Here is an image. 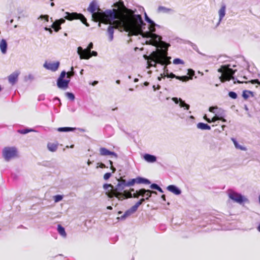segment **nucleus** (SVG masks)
Segmentation results:
<instances>
[{
    "label": "nucleus",
    "instance_id": "f257e3e1",
    "mask_svg": "<svg viewBox=\"0 0 260 260\" xmlns=\"http://www.w3.org/2000/svg\"><path fill=\"white\" fill-rule=\"evenodd\" d=\"M114 5L122 10L118 11L116 9H107L104 12H99L96 15L98 20H100L98 24L99 27L102 23L109 24L106 32L108 41L113 40L115 29L127 32L129 37L139 34L140 27L144 25L141 15L136 14V10L126 8L122 1L117 2Z\"/></svg>",
    "mask_w": 260,
    "mask_h": 260
},
{
    "label": "nucleus",
    "instance_id": "f03ea898",
    "mask_svg": "<svg viewBox=\"0 0 260 260\" xmlns=\"http://www.w3.org/2000/svg\"><path fill=\"white\" fill-rule=\"evenodd\" d=\"M170 45L165 42H161L157 48H160L158 51H153L149 56L144 55V57L147 60V69L151 67H156L157 64L168 65L171 62V57L168 56V49Z\"/></svg>",
    "mask_w": 260,
    "mask_h": 260
},
{
    "label": "nucleus",
    "instance_id": "7ed1b4c3",
    "mask_svg": "<svg viewBox=\"0 0 260 260\" xmlns=\"http://www.w3.org/2000/svg\"><path fill=\"white\" fill-rule=\"evenodd\" d=\"M145 20L148 23V27H146V24L143 21L144 25L140 27V32L135 36L141 35L143 38L148 39L146 41L148 44L157 46L159 43L163 42L161 41V37L154 32L156 31V27H160V26L156 24L152 20H151L147 15L146 13H144Z\"/></svg>",
    "mask_w": 260,
    "mask_h": 260
},
{
    "label": "nucleus",
    "instance_id": "20e7f679",
    "mask_svg": "<svg viewBox=\"0 0 260 260\" xmlns=\"http://www.w3.org/2000/svg\"><path fill=\"white\" fill-rule=\"evenodd\" d=\"M118 183L115 186L111 184L106 183L104 184L103 188L106 190V194L109 198L116 197L119 199L120 196L122 195L124 188L126 186L125 185V180H118Z\"/></svg>",
    "mask_w": 260,
    "mask_h": 260
},
{
    "label": "nucleus",
    "instance_id": "39448f33",
    "mask_svg": "<svg viewBox=\"0 0 260 260\" xmlns=\"http://www.w3.org/2000/svg\"><path fill=\"white\" fill-rule=\"evenodd\" d=\"M231 66L230 64L222 65L218 69V72L222 73V75L219 77L220 81L224 82L225 81H230L232 79L234 80V84L243 83V82L239 81L234 77L237 70H233L230 68Z\"/></svg>",
    "mask_w": 260,
    "mask_h": 260
},
{
    "label": "nucleus",
    "instance_id": "423d86ee",
    "mask_svg": "<svg viewBox=\"0 0 260 260\" xmlns=\"http://www.w3.org/2000/svg\"><path fill=\"white\" fill-rule=\"evenodd\" d=\"M228 194L230 199L238 204H241L244 202H249L248 199L245 197L232 189L228 190Z\"/></svg>",
    "mask_w": 260,
    "mask_h": 260
},
{
    "label": "nucleus",
    "instance_id": "0eeeda50",
    "mask_svg": "<svg viewBox=\"0 0 260 260\" xmlns=\"http://www.w3.org/2000/svg\"><path fill=\"white\" fill-rule=\"evenodd\" d=\"M3 156L7 161L17 156L18 150L15 147H6L3 150Z\"/></svg>",
    "mask_w": 260,
    "mask_h": 260
},
{
    "label": "nucleus",
    "instance_id": "6e6552de",
    "mask_svg": "<svg viewBox=\"0 0 260 260\" xmlns=\"http://www.w3.org/2000/svg\"><path fill=\"white\" fill-rule=\"evenodd\" d=\"M66 15L64 17V18H66L67 20L71 21L74 19H79L86 26H89V24L87 22L86 18L83 14L81 13H78L77 12H66Z\"/></svg>",
    "mask_w": 260,
    "mask_h": 260
},
{
    "label": "nucleus",
    "instance_id": "1a4fd4ad",
    "mask_svg": "<svg viewBox=\"0 0 260 260\" xmlns=\"http://www.w3.org/2000/svg\"><path fill=\"white\" fill-rule=\"evenodd\" d=\"M93 45L92 42H90L87 48L83 49L81 47H78L77 49V53L80 55V59H88L91 57L90 55L91 50L93 48Z\"/></svg>",
    "mask_w": 260,
    "mask_h": 260
},
{
    "label": "nucleus",
    "instance_id": "9d476101",
    "mask_svg": "<svg viewBox=\"0 0 260 260\" xmlns=\"http://www.w3.org/2000/svg\"><path fill=\"white\" fill-rule=\"evenodd\" d=\"M167 65H165V66L164 67V73H162L165 77H166L167 78H176L178 80H181L183 82H186L188 80L189 78L187 76H176L173 73H170L169 72V70L168 68L166 66Z\"/></svg>",
    "mask_w": 260,
    "mask_h": 260
},
{
    "label": "nucleus",
    "instance_id": "9b49d317",
    "mask_svg": "<svg viewBox=\"0 0 260 260\" xmlns=\"http://www.w3.org/2000/svg\"><path fill=\"white\" fill-rule=\"evenodd\" d=\"M96 10V3L94 1H93L90 4L89 6L87 9V10L89 12H90L92 14V17H93V18L94 19V20L96 22L99 21L100 22V20H98L96 15L99 12H104V11L99 9L98 11V12L96 13H95Z\"/></svg>",
    "mask_w": 260,
    "mask_h": 260
},
{
    "label": "nucleus",
    "instance_id": "f8f14e48",
    "mask_svg": "<svg viewBox=\"0 0 260 260\" xmlns=\"http://www.w3.org/2000/svg\"><path fill=\"white\" fill-rule=\"evenodd\" d=\"M59 64V61L54 62H47L46 61L43 64V67L47 70L55 72L58 70Z\"/></svg>",
    "mask_w": 260,
    "mask_h": 260
},
{
    "label": "nucleus",
    "instance_id": "ddd939ff",
    "mask_svg": "<svg viewBox=\"0 0 260 260\" xmlns=\"http://www.w3.org/2000/svg\"><path fill=\"white\" fill-rule=\"evenodd\" d=\"M172 100L175 104H179V107L183 108L184 110H188L189 109V105L186 103L182 99L174 97L173 98Z\"/></svg>",
    "mask_w": 260,
    "mask_h": 260
},
{
    "label": "nucleus",
    "instance_id": "4468645a",
    "mask_svg": "<svg viewBox=\"0 0 260 260\" xmlns=\"http://www.w3.org/2000/svg\"><path fill=\"white\" fill-rule=\"evenodd\" d=\"M70 81V79H57V86L61 89L66 90L69 87Z\"/></svg>",
    "mask_w": 260,
    "mask_h": 260
},
{
    "label": "nucleus",
    "instance_id": "2eb2a0df",
    "mask_svg": "<svg viewBox=\"0 0 260 260\" xmlns=\"http://www.w3.org/2000/svg\"><path fill=\"white\" fill-rule=\"evenodd\" d=\"M137 210V209L136 208V207L134 206H133L131 208L126 211L123 215L120 217H118L117 219L121 220H124L127 217L134 213Z\"/></svg>",
    "mask_w": 260,
    "mask_h": 260
},
{
    "label": "nucleus",
    "instance_id": "dca6fc26",
    "mask_svg": "<svg viewBox=\"0 0 260 260\" xmlns=\"http://www.w3.org/2000/svg\"><path fill=\"white\" fill-rule=\"evenodd\" d=\"M135 191V190L134 188H131L129 190H124L122 193V195L120 196L118 200L120 201H122L125 199L132 198V192Z\"/></svg>",
    "mask_w": 260,
    "mask_h": 260
},
{
    "label": "nucleus",
    "instance_id": "f3484780",
    "mask_svg": "<svg viewBox=\"0 0 260 260\" xmlns=\"http://www.w3.org/2000/svg\"><path fill=\"white\" fill-rule=\"evenodd\" d=\"M225 10H226V6L225 4H223L220 8V9L218 11V15H219V20L218 23L216 24V27L219 26L221 21H222L223 17L225 15Z\"/></svg>",
    "mask_w": 260,
    "mask_h": 260
},
{
    "label": "nucleus",
    "instance_id": "a211bd4d",
    "mask_svg": "<svg viewBox=\"0 0 260 260\" xmlns=\"http://www.w3.org/2000/svg\"><path fill=\"white\" fill-rule=\"evenodd\" d=\"M20 73L16 71L12 73L8 77V80L10 84L12 85L15 84L18 80V77Z\"/></svg>",
    "mask_w": 260,
    "mask_h": 260
},
{
    "label": "nucleus",
    "instance_id": "6ab92c4d",
    "mask_svg": "<svg viewBox=\"0 0 260 260\" xmlns=\"http://www.w3.org/2000/svg\"><path fill=\"white\" fill-rule=\"evenodd\" d=\"M100 153L101 155L103 156L112 155L116 158H117L118 157L117 154L115 152L110 151L104 147L101 148L100 149Z\"/></svg>",
    "mask_w": 260,
    "mask_h": 260
},
{
    "label": "nucleus",
    "instance_id": "aec40b11",
    "mask_svg": "<svg viewBox=\"0 0 260 260\" xmlns=\"http://www.w3.org/2000/svg\"><path fill=\"white\" fill-rule=\"evenodd\" d=\"M167 189L175 195H179L181 193V189L175 185H170L167 187Z\"/></svg>",
    "mask_w": 260,
    "mask_h": 260
},
{
    "label": "nucleus",
    "instance_id": "412c9836",
    "mask_svg": "<svg viewBox=\"0 0 260 260\" xmlns=\"http://www.w3.org/2000/svg\"><path fill=\"white\" fill-rule=\"evenodd\" d=\"M158 13H162L166 14H173L175 12V10L172 8H168L164 6H160L157 8Z\"/></svg>",
    "mask_w": 260,
    "mask_h": 260
},
{
    "label": "nucleus",
    "instance_id": "4be33fe9",
    "mask_svg": "<svg viewBox=\"0 0 260 260\" xmlns=\"http://www.w3.org/2000/svg\"><path fill=\"white\" fill-rule=\"evenodd\" d=\"M65 21L66 20L64 18H61L60 19L57 20L52 24L51 27L54 29L55 31H58L61 28V27L60 26H58L57 28H56L55 25H60L61 24L64 23Z\"/></svg>",
    "mask_w": 260,
    "mask_h": 260
},
{
    "label": "nucleus",
    "instance_id": "5701e85b",
    "mask_svg": "<svg viewBox=\"0 0 260 260\" xmlns=\"http://www.w3.org/2000/svg\"><path fill=\"white\" fill-rule=\"evenodd\" d=\"M144 159L148 162H154L156 160V157L154 155L149 154H145L143 156Z\"/></svg>",
    "mask_w": 260,
    "mask_h": 260
},
{
    "label": "nucleus",
    "instance_id": "b1692460",
    "mask_svg": "<svg viewBox=\"0 0 260 260\" xmlns=\"http://www.w3.org/2000/svg\"><path fill=\"white\" fill-rule=\"evenodd\" d=\"M58 143L49 142L47 144V148L51 152H55L58 148Z\"/></svg>",
    "mask_w": 260,
    "mask_h": 260
},
{
    "label": "nucleus",
    "instance_id": "393cba45",
    "mask_svg": "<svg viewBox=\"0 0 260 260\" xmlns=\"http://www.w3.org/2000/svg\"><path fill=\"white\" fill-rule=\"evenodd\" d=\"M7 43L5 39H2L0 43V48L3 54H6L7 50Z\"/></svg>",
    "mask_w": 260,
    "mask_h": 260
},
{
    "label": "nucleus",
    "instance_id": "a878e982",
    "mask_svg": "<svg viewBox=\"0 0 260 260\" xmlns=\"http://www.w3.org/2000/svg\"><path fill=\"white\" fill-rule=\"evenodd\" d=\"M137 184H149L151 182L149 180L141 177H138L136 178Z\"/></svg>",
    "mask_w": 260,
    "mask_h": 260
},
{
    "label": "nucleus",
    "instance_id": "bb28decb",
    "mask_svg": "<svg viewBox=\"0 0 260 260\" xmlns=\"http://www.w3.org/2000/svg\"><path fill=\"white\" fill-rule=\"evenodd\" d=\"M197 127L199 129H201L202 130H210L211 129V127L210 125L203 122L198 123L197 124Z\"/></svg>",
    "mask_w": 260,
    "mask_h": 260
},
{
    "label": "nucleus",
    "instance_id": "cd10ccee",
    "mask_svg": "<svg viewBox=\"0 0 260 260\" xmlns=\"http://www.w3.org/2000/svg\"><path fill=\"white\" fill-rule=\"evenodd\" d=\"M57 231L58 233L63 237L65 238L67 236V234L65 231L64 228L60 224H58L57 226Z\"/></svg>",
    "mask_w": 260,
    "mask_h": 260
},
{
    "label": "nucleus",
    "instance_id": "c85d7f7f",
    "mask_svg": "<svg viewBox=\"0 0 260 260\" xmlns=\"http://www.w3.org/2000/svg\"><path fill=\"white\" fill-rule=\"evenodd\" d=\"M76 128L75 127H59L57 128V131L59 132H68L71 131H74Z\"/></svg>",
    "mask_w": 260,
    "mask_h": 260
},
{
    "label": "nucleus",
    "instance_id": "c756f323",
    "mask_svg": "<svg viewBox=\"0 0 260 260\" xmlns=\"http://www.w3.org/2000/svg\"><path fill=\"white\" fill-rule=\"evenodd\" d=\"M254 96L253 92L249 90H244L242 93V96L245 100H247L250 96Z\"/></svg>",
    "mask_w": 260,
    "mask_h": 260
},
{
    "label": "nucleus",
    "instance_id": "7c9ffc66",
    "mask_svg": "<svg viewBox=\"0 0 260 260\" xmlns=\"http://www.w3.org/2000/svg\"><path fill=\"white\" fill-rule=\"evenodd\" d=\"M232 141H233L235 147L237 149L241 150H246V148L245 147H243L240 145H239L236 140L234 138H232Z\"/></svg>",
    "mask_w": 260,
    "mask_h": 260
},
{
    "label": "nucleus",
    "instance_id": "2f4dec72",
    "mask_svg": "<svg viewBox=\"0 0 260 260\" xmlns=\"http://www.w3.org/2000/svg\"><path fill=\"white\" fill-rule=\"evenodd\" d=\"M36 132L34 129L26 128L25 129L18 130V133L21 134H26L29 132Z\"/></svg>",
    "mask_w": 260,
    "mask_h": 260
},
{
    "label": "nucleus",
    "instance_id": "473e14b6",
    "mask_svg": "<svg viewBox=\"0 0 260 260\" xmlns=\"http://www.w3.org/2000/svg\"><path fill=\"white\" fill-rule=\"evenodd\" d=\"M150 187L152 189H156L160 192H163L162 188L155 183L152 184Z\"/></svg>",
    "mask_w": 260,
    "mask_h": 260
},
{
    "label": "nucleus",
    "instance_id": "72a5a7b5",
    "mask_svg": "<svg viewBox=\"0 0 260 260\" xmlns=\"http://www.w3.org/2000/svg\"><path fill=\"white\" fill-rule=\"evenodd\" d=\"M135 183H137L136 181V178L132 179L127 182L125 181V185L126 186H133Z\"/></svg>",
    "mask_w": 260,
    "mask_h": 260
},
{
    "label": "nucleus",
    "instance_id": "f704fd0d",
    "mask_svg": "<svg viewBox=\"0 0 260 260\" xmlns=\"http://www.w3.org/2000/svg\"><path fill=\"white\" fill-rule=\"evenodd\" d=\"M66 96L71 101H74L75 99L74 94L72 92H67L65 93Z\"/></svg>",
    "mask_w": 260,
    "mask_h": 260
},
{
    "label": "nucleus",
    "instance_id": "c9c22d12",
    "mask_svg": "<svg viewBox=\"0 0 260 260\" xmlns=\"http://www.w3.org/2000/svg\"><path fill=\"white\" fill-rule=\"evenodd\" d=\"M67 78L70 79L72 77L74 76L75 72L74 71V68L73 67L71 68V71L67 72Z\"/></svg>",
    "mask_w": 260,
    "mask_h": 260
},
{
    "label": "nucleus",
    "instance_id": "e433bc0d",
    "mask_svg": "<svg viewBox=\"0 0 260 260\" xmlns=\"http://www.w3.org/2000/svg\"><path fill=\"white\" fill-rule=\"evenodd\" d=\"M146 200L145 198H142L139 201H138L134 206L138 209V207Z\"/></svg>",
    "mask_w": 260,
    "mask_h": 260
},
{
    "label": "nucleus",
    "instance_id": "4c0bfd02",
    "mask_svg": "<svg viewBox=\"0 0 260 260\" xmlns=\"http://www.w3.org/2000/svg\"><path fill=\"white\" fill-rule=\"evenodd\" d=\"M218 109V107H210L209 108V111L212 112V113H214L215 115L216 114H219V113L221 112V111H218V112H216V110Z\"/></svg>",
    "mask_w": 260,
    "mask_h": 260
},
{
    "label": "nucleus",
    "instance_id": "58836bf2",
    "mask_svg": "<svg viewBox=\"0 0 260 260\" xmlns=\"http://www.w3.org/2000/svg\"><path fill=\"white\" fill-rule=\"evenodd\" d=\"M53 198H54V202L55 203H57V202L60 201L61 200H62V199L63 198V196L61 195L58 194V195L54 196L53 197Z\"/></svg>",
    "mask_w": 260,
    "mask_h": 260
},
{
    "label": "nucleus",
    "instance_id": "ea45409f",
    "mask_svg": "<svg viewBox=\"0 0 260 260\" xmlns=\"http://www.w3.org/2000/svg\"><path fill=\"white\" fill-rule=\"evenodd\" d=\"M147 192V189H145L144 188H141L139 190V193L140 196H141L142 197H145V194Z\"/></svg>",
    "mask_w": 260,
    "mask_h": 260
},
{
    "label": "nucleus",
    "instance_id": "a19ab883",
    "mask_svg": "<svg viewBox=\"0 0 260 260\" xmlns=\"http://www.w3.org/2000/svg\"><path fill=\"white\" fill-rule=\"evenodd\" d=\"M184 61L183 60L180 58H175L173 60V63L175 64H184Z\"/></svg>",
    "mask_w": 260,
    "mask_h": 260
},
{
    "label": "nucleus",
    "instance_id": "79ce46f5",
    "mask_svg": "<svg viewBox=\"0 0 260 260\" xmlns=\"http://www.w3.org/2000/svg\"><path fill=\"white\" fill-rule=\"evenodd\" d=\"M49 16L48 15H41L38 19L44 20L45 21L48 22L49 21Z\"/></svg>",
    "mask_w": 260,
    "mask_h": 260
},
{
    "label": "nucleus",
    "instance_id": "37998d69",
    "mask_svg": "<svg viewBox=\"0 0 260 260\" xmlns=\"http://www.w3.org/2000/svg\"><path fill=\"white\" fill-rule=\"evenodd\" d=\"M219 116H220V117H222V114H218V113L216 114L215 116L212 118V120H211V122H215L216 120H219Z\"/></svg>",
    "mask_w": 260,
    "mask_h": 260
},
{
    "label": "nucleus",
    "instance_id": "c03bdc74",
    "mask_svg": "<svg viewBox=\"0 0 260 260\" xmlns=\"http://www.w3.org/2000/svg\"><path fill=\"white\" fill-rule=\"evenodd\" d=\"M229 95L230 98L233 99H236L237 98V93L234 91L229 92Z\"/></svg>",
    "mask_w": 260,
    "mask_h": 260
},
{
    "label": "nucleus",
    "instance_id": "a18cd8bd",
    "mask_svg": "<svg viewBox=\"0 0 260 260\" xmlns=\"http://www.w3.org/2000/svg\"><path fill=\"white\" fill-rule=\"evenodd\" d=\"M67 74V73L65 71H62L57 79H64Z\"/></svg>",
    "mask_w": 260,
    "mask_h": 260
},
{
    "label": "nucleus",
    "instance_id": "49530a36",
    "mask_svg": "<svg viewBox=\"0 0 260 260\" xmlns=\"http://www.w3.org/2000/svg\"><path fill=\"white\" fill-rule=\"evenodd\" d=\"M152 191L149 189H147V192L145 194V199L146 200H148L151 197Z\"/></svg>",
    "mask_w": 260,
    "mask_h": 260
},
{
    "label": "nucleus",
    "instance_id": "de8ad7c7",
    "mask_svg": "<svg viewBox=\"0 0 260 260\" xmlns=\"http://www.w3.org/2000/svg\"><path fill=\"white\" fill-rule=\"evenodd\" d=\"M188 75H189L191 77H188L189 79H192V77L194 75V71L192 69H188Z\"/></svg>",
    "mask_w": 260,
    "mask_h": 260
},
{
    "label": "nucleus",
    "instance_id": "09e8293b",
    "mask_svg": "<svg viewBox=\"0 0 260 260\" xmlns=\"http://www.w3.org/2000/svg\"><path fill=\"white\" fill-rule=\"evenodd\" d=\"M219 111H221V112L219 114H222V117H221L220 116H219V120H221L223 122H226V120L224 118V112L223 110H222L221 109L219 110Z\"/></svg>",
    "mask_w": 260,
    "mask_h": 260
},
{
    "label": "nucleus",
    "instance_id": "8fccbe9b",
    "mask_svg": "<svg viewBox=\"0 0 260 260\" xmlns=\"http://www.w3.org/2000/svg\"><path fill=\"white\" fill-rule=\"evenodd\" d=\"M139 197H140V195L139 193V190H136V191L132 192V198L138 199Z\"/></svg>",
    "mask_w": 260,
    "mask_h": 260
},
{
    "label": "nucleus",
    "instance_id": "3c124183",
    "mask_svg": "<svg viewBox=\"0 0 260 260\" xmlns=\"http://www.w3.org/2000/svg\"><path fill=\"white\" fill-rule=\"evenodd\" d=\"M111 176V173H106L104 175V179L105 180H107L109 179L110 178Z\"/></svg>",
    "mask_w": 260,
    "mask_h": 260
},
{
    "label": "nucleus",
    "instance_id": "603ef678",
    "mask_svg": "<svg viewBox=\"0 0 260 260\" xmlns=\"http://www.w3.org/2000/svg\"><path fill=\"white\" fill-rule=\"evenodd\" d=\"M249 82L253 84H259V81L258 79L251 80V81H249Z\"/></svg>",
    "mask_w": 260,
    "mask_h": 260
},
{
    "label": "nucleus",
    "instance_id": "864d4df0",
    "mask_svg": "<svg viewBox=\"0 0 260 260\" xmlns=\"http://www.w3.org/2000/svg\"><path fill=\"white\" fill-rule=\"evenodd\" d=\"M56 101H57L59 106H60L61 104L60 99L58 97H55L53 99V102H55Z\"/></svg>",
    "mask_w": 260,
    "mask_h": 260
},
{
    "label": "nucleus",
    "instance_id": "5fc2aeb1",
    "mask_svg": "<svg viewBox=\"0 0 260 260\" xmlns=\"http://www.w3.org/2000/svg\"><path fill=\"white\" fill-rule=\"evenodd\" d=\"M34 79V76L31 75V74H29L26 77V80H32Z\"/></svg>",
    "mask_w": 260,
    "mask_h": 260
},
{
    "label": "nucleus",
    "instance_id": "6e6d98bb",
    "mask_svg": "<svg viewBox=\"0 0 260 260\" xmlns=\"http://www.w3.org/2000/svg\"><path fill=\"white\" fill-rule=\"evenodd\" d=\"M109 163L111 165V169L112 170V172H115L116 171V169L113 166V162L111 160H109Z\"/></svg>",
    "mask_w": 260,
    "mask_h": 260
},
{
    "label": "nucleus",
    "instance_id": "4d7b16f0",
    "mask_svg": "<svg viewBox=\"0 0 260 260\" xmlns=\"http://www.w3.org/2000/svg\"><path fill=\"white\" fill-rule=\"evenodd\" d=\"M45 99V95L44 94H41L38 97V100L39 101H43Z\"/></svg>",
    "mask_w": 260,
    "mask_h": 260
},
{
    "label": "nucleus",
    "instance_id": "13d9d810",
    "mask_svg": "<svg viewBox=\"0 0 260 260\" xmlns=\"http://www.w3.org/2000/svg\"><path fill=\"white\" fill-rule=\"evenodd\" d=\"M191 46H192V48H193L194 50H196V51H197V52H199L198 48V47H197V46L196 45H195V44H194L192 43V45H191Z\"/></svg>",
    "mask_w": 260,
    "mask_h": 260
},
{
    "label": "nucleus",
    "instance_id": "bf43d9fd",
    "mask_svg": "<svg viewBox=\"0 0 260 260\" xmlns=\"http://www.w3.org/2000/svg\"><path fill=\"white\" fill-rule=\"evenodd\" d=\"M90 55L91 56H96L98 55V52L95 51H91Z\"/></svg>",
    "mask_w": 260,
    "mask_h": 260
},
{
    "label": "nucleus",
    "instance_id": "052dcab7",
    "mask_svg": "<svg viewBox=\"0 0 260 260\" xmlns=\"http://www.w3.org/2000/svg\"><path fill=\"white\" fill-rule=\"evenodd\" d=\"M44 29L46 31H49L50 34H52L53 32L52 30L50 28L47 27V26L44 27Z\"/></svg>",
    "mask_w": 260,
    "mask_h": 260
},
{
    "label": "nucleus",
    "instance_id": "680f3d73",
    "mask_svg": "<svg viewBox=\"0 0 260 260\" xmlns=\"http://www.w3.org/2000/svg\"><path fill=\"white\" fill-rule=\"evenodd\" d=\"M160 88V86L159 85H157V87L155 85L153 86V89L154 91L156 90L157 89H159Z\"/></svg>",
    "mask_w": 260,
    "mask_h": 260
},
{
    "label": "nucleus",
    "instance_id": "e2e57ef3",
    "mask_svg": "<svg viewBox=\"0 0 260 260\" xmlns=\"http://www.w3.org/2000/svg\"><path fill=\"white\" fill-rule=\"evenodd\" d=\"M165 76H164V74L162 73V74H160V76L158 77L157 79H158V81H161V79H162V78H165Z\"/></svg>",
    "mask_w": 260,
    "mask_h": 260
},
{
    "label": "nucleus",
    "instance_id": "0e129e2a",
    "mask_svg": "<svg viewBox=\"0 0 260 260\" xmlns=\"http://www.w3.org/2000/svg\"><path fill=\"white\" fill-rule=\"evenodd\" d=\"M204 118L208 122H211V120L207 117L206 115H204Z\"/></svg>",
    "mask_w": 260,
    "mask_h": 260
},
{
    "label": "nucleus",
    "instance_id": "69168bd1",
    "mask_svg": "<svg viewBox=\"0 0 260 260\" xmlns=\"http://www.w3.org/2000/svg\"><path fill=\"white\" fill-rule=\"evenodd\" d=\"M98 83V81H94L92 82V86H95Z\"/></svg>",
    "mask_w": 260,
    "mask_h": 260
},
{
    "label": "nucleus",
    "instance_id": "338daca9",
    "mask_svg": "<svg viewBox=\"0 0 260 260\" xmlns=\"http://www.w3.org/2000/svg\"><path fill=\"white\" fill-rule=\"evenodd\" d=\"M161 198L164 201H166V196L165 194L161 196Z\"/></svg>",
    "mask_w": 260,
    "mask_h": 260
},
{
    "label": "nucleus",
    "instance_id": "774afa93",
    "mask_svg": "<svg viewBox=\"0 0 260 260\" xmlns=\"http://www.w3.org/2000/svg\"><path fill=\"white\" fill-rule=\"evenodd\" d=\"M100 167L102 168H105L106 166H105V164L102 163L100 165Z\"/></svg>",
    "mask_w": 260,
    "mask_h": 260
}]
</instances>
